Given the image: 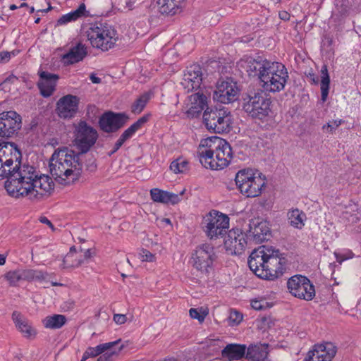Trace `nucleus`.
Here are the masks:
<instances>
[{"label": "nucleus", "mask_w": 361, "mask_h": 361, "mask_svg": "<svg viewBox=\"0 0 361 361\" xmlns=\"http://www.w3.org/2000/svg\"><path fill=\"white\" fill-rule=\"evenodd\" d=\"M7 178L5 188L16 198L27 197L30 200H39L49 195L54 183L48 176H38L36 169L28 164H16L0 160V180Z\"/></svg>", "instance_id": "nucleus-1"}, {"label": "nucleus", "mask_w": 361, "mask_h": 361, "mask_svg": "<svg viewBox=\"0 0 361 361\" xmlns=\"http://www.w3.org/2000/svg\"><path fill=\"white\" fill-rule=\"evenodd\" d=\"M285 258L277 249L261 245L250 254V269L259 278L274 280L283 273Z\"/></svg>", "instance_id": "nucleus-2"}, {"label": "nucleus", "mask_w": 361, "mask_h": 361, "mask_svg": "<svg viewBox=\"0 0 361 361\" xmlns=\"http://www.w3.org/2000/svg\"><path fill=\"white\" fill-rule=\"evenodd\" d=\"M250 72L257 78L263 90L269 92L283 90L288 79V73L283 64L261 56L250 61Z\"/></svg>", "instance_id": "nucleus-3"}, {"label": "nucleus", "mask_w": 361, "mask_h": 361, "mask_svg": "<svg viewBox=\"0 0 361 361\" xmlns=\"http://www.w3.org/2000/svg\"><path fill=\"white\" fill-rule=\"evenodd\" d=\"M49 167L50 173L59 183L68 185L78 178L82 164L79 153L63 147L54 151L49 159Z\"/></svg>", "instance_id": "nucleus-4"}, {"label": "nucleus", "mask_w": 361, "mask_h": 361, "mask_svg": "<svg viewBox=\"0 0 361 361\" xmlns=\"http://www.w3.org/2000/svg\"><path fill=\"white\" fill-rule=\"evenodd\" d=\"M197 155L202 165L212 170H221L228 166L233 152L225 140L212 136L200 141Z\"/></svg>", "instance_id": "nucleus-5"}, {"label": "nucleus", "mask_w": 361, "mask_h": 361, "mask_svg": "<svg viewBox=\"0 0 361 361\" xmlns=\"http://www.w3.org/2000/svg\"><path fill=\"white\" fill-rule=\"evenodd\" d=\"M86 34L92 46L102 51L113 48L118 38L114 28L103 23L92 24L86 31Z\"/></svg>", "instance_id": "nucleus-6"}, {"label": "nucleus", "mask_w": 361, "mask_h": 361, "mask_svg": "<svg viewBox=\"0 0 361 361\" xmlns=\"http://www.w3.org/2000/svg\"><path fill=\"white\" fill-rule=\"evenodd\" d=\"M203 231L210 239L218 238L224 235L229 228V218L227 215L212 210L202 220Z\"/></svg>", "instance_id": "nucleus-7"}, {"label": "nucleus", "mask_w": 361, "mask_h": 361, "mask_svg": "<svg viewBox=\"0 0 361 361\" xmlns=\"http://www.w3.org/2000/svg\"><path fill=\"white\" fill-rule=\"evenodd\" d=\"M203 121L206 128L215 133H222L228 130L231 123L230 112L224 109H205Z\"/></svg>", "instance_id": "nucleus-8"}, {"label": "nucleus", "mask_w": 361, "mask_h": 361, "mask_svg": "<svg viewBox=\"0 0 361 361\" xmlns=\"http://www.w3.org/2000/svg\"><path fill=\"white\" fill-rule=\"evenodd\" d=\"M216 258L214 247L209 244H202L197 247L192 255V267L202 274H207Z\"/></svg>", "instance_id": "nucleus-9"}, {"label": "nucleus", "mask_w": 361, "mask_h": 361, "mask_svg": "<svg viewBox=\"0 0 361 361\" xmlns=\"http://www.w3.org/2000/svg\"><path fill=\"white\" fill-rule=\"evenodd\" d=\"M75 144L82 153H85L96 142L98 135L95 129L88 126L85 121H80L75 129Z\"/></svg>", "instance_id": "nucleus-10"}, {"label": "nucleus", "mask_w": 361, "mask_h": 361, "mask_svg": "<svg viewBox=\"0 0 361 361\" xmlns=\"http://www.w3.org/2000/svg\"><path fill=\"white\" fill-rule=\"evenodd\" d=\"M289 292L295 297L305 300H311L315 295L314 286L305 276H293L287 282Z\"/></svg>", "instance_id": "nucleus-11"}, {"label": "nucleus", "mask_w": 361, "mask_h": 361, "mask_svg": "<svg viewBox=\"0 0 361 361\" xmlns=\"http://www.w3.org/2000/svg\"><path fill=\"white\" fill-rule=\"evenodd\" d=\"M238 94L239 89L237 83L231 78H226L219 80L216 83L213 98L220 103L228 104L237 100Z\"/></svg>", "instance_id": "nucleus-12"}, {"label": "nucleus", "mask_w": 361, "mask_h": 361, "mask_svg": "<svg viewBox=\"0 0 361 361\" xmlns=\"http://www.w3.org/2000/svg\"><path fill=\"white\" fill-rule=\"evenodd\" d=\"M21 128V117L16 111L0 114V137H9Z\"/></svg>", "instance_id": "nucleus-13"}, {"label": "nucleus", "mask_w": 361, "mask_h": 361, "mask_svg": "<svg viewBox=\"0 0 361 361\" xmlns=\"http://www.w3.org/2000/svg\"><path fill=\"white\" fill-rule=\"evenodd\" d=\"M250 116L252 118L262 119L268 116L270 111L271 100L262 91L257 92L254 96L250 97Z\"/></svg>", "instance_id": "nucleus-14"}, {"label": "nucleus", "mask_w": 361, "mask_h": 361, "mask_svg": "<svg viewBox=\"0 0 361 361\" xmlns=\"http://www.w3.org/2000/svg\"><path fill=\"white\" fill-rule=\"evenodd\" d=\"M224 245L231 252L240 255L247 245V235L239 228H233L228 231Z\"/></svg>", "instance_id": "nucleus-15"}, {"label": "nucleus", "mask_w": 361, "mask_h": 361, "mask_svg": "<svg viewBox=\"0 0 361 361\" xmlns=\"http://www.w3.org/2000/svg\"><path fill=\"white\" fill-rule=\"evenodd\" d=\"M92 256V252L90 249H80L79 251H77L75 247L73 246L63 259L61 267L62 269L78 267L82 264L88 263Z\"/></svg>", "instance_id": "nucleus-16"}, {"label": "nucleus", "mask_w": 361, "mask_h": 361, "mask_svg": "<svg viewBox=\"0 0 361 361\" xmlns=\"http://www.w3.org/2000/svg\"><path fill=\"white\" fill-rule=\"evenodd\" d=\"M336 353L335 345L331 342L314 345L313 349L309 351V361H331Z\"/></svg>", "instance_id": "nucleus-17"}, {"label": "nucleus", "mask_w": 361, "mask_h": 361, "mask_svg": "<svg viewBox=\"0 0 361 361\" xmlns=\"http://www.w3.org/2000/svg\"><path fill=\"white\" fill-rule=\"evenodd\" d=\"M128 119V117L124 114L108 112L101 117L99 126L104 132H115L123 127Z\"/></svg>", "instance_id": "nucleus-18"}, {"label": "nucleus", "mask_w": 361, "mask_h": 361, "mask_svg": "<svg viewBox=\"0 0 361 361\" xmlns=\"http://www.w3.org/2000/svg\"><path fill=\"white\" fill-rule=\"evenodd\" d=\"M202 82V73L200 66L193 64L184 73L181 85L188 92L197 90Z\"/></svg>", "instance_id": "nucleus-19"}, {"label": "nucleus", "mask_w": 361, "mask_h": 361, "mask_svg": "<svg viewBox=\"0 0 361 361\" xmlns=\"http://www.w3.org/2000/svg\"><path fill=\"white\" fill-rule=\"evenodd\" d=\"M250 233L252 240L257 243L268 240L271 236L269 223L261 218L252 219L250 224Z\"/></svg>", "instance_id": "nucleus-20"}, {"label": "nucleus", "mask_w": 361, "mask_h": 361, "mask_svg": "<svg viewBox=\"0 0 361 361\" xmlns=\"http://www.w3.org/2000/svg\"><path fill=\"white\" fill-rule=\"evenodd\" d=\"M78 104L79 99L76 96L72 94L63 96L56 104L58 115L63 118L73 117L78 111Z\"/></svg>", "instance_id": "nucleus-21"}, {"label": "nucleus", "mask_w": 361, "mask_h": 361, "mask_svg": "<svg viewBox=\"0 0 361 361\" xmlns=\"http://www.w3.org/2000/svg\"><path fill=\"white\" fill-rule=\"evenodd\" d=\"M39 76L37 87L41 95L44 97L51 96L56 90L59 75L47 71H39Z\"/></svg>", "instance_id": "nucleus-22"}, {"label": "nucleus", "mask_w": 361, "mask_h": 361, "mask_svg": "<svg viewBox=\"0 0 361 361\" xmlns=\"http://www.w3.org/2000/svg\"><path fill=\"white\" fill-rule=\"evenodd\" d=\"M207 97L200 90L189 96L188 109L186 111L188 117H197L205 107L207 106Z\"/></svg>", "instance_id": "nucleus-23"}, {"label": "nucleus", "mask_w": 361, "mask_h": 361, "mask_svg": "<svg viewBox=\"0 0 361 361\" xmlns=\"http://www.w3.org/2000/svg\"><path fill=\"white\" fill-rule=\"evenodd\" d=\"M267 185V178L261 171L255 169L250 173V197H258Z\"/></svg>", "instance_id": "nucleus-24"}, {"label": "nucleus", "mask_w": 361, "mask_h": 361, "mask_svg": "<svg viewBox=\"0 0 361 361\" xmlns=\"http://www.w3.org/2000/svg\"><path fill=\"white\" fill-rule=\"evenodd\" d=\"M185 190L179 194L172 193L158 188H153L150 190L151 198L154 202L163 204H178L180 200V196L183 195Z\"/></svg>", "instance_id": "nucleus-25"}, {"label": "nucleus", "mask_w": 361, "mask_h": 361, "mask_svg": "<svg viewBox=\"0 0 361 361\" xmlns=\"http://www.w3.org/2000/svg\"><path fill=\"white\" fill-rule=\"evenodd\" d=\"M2 159L14 164H21V153L13 143L3 142L0 144V160Z\"/></svg>", "instance_id": "nucleus-26"}, {"label": "nucleus", "mask_w": 361, "mask_h": 361, "mask_svg": "<svg viewBox=\"0 0 361 361\" xmlns=\"http://www.w3.org/2000/svg\"><path fill=\"white\" fill-rule=\"evenodd\" d=\"M12 319L16 324V328L26 338L35 337L37 332L32 326L30 322L18 312H13Z\"/></svg>", "instance_id": "nucleus-27"}, {"label": "nucleus", "mask_w": 361, "mask_h": 361, "mask_svg": "<svg viewBox=\"0 0 361 361\" xmlns=\"http://www.w3.org/2000/svg\"><path fill=\"white\" fill-rule=\"evenodd\" d=\"M87 54V47L81 42L71 47L68 53L63 55L66 63L73 64L82 61Z\"/></svg>", "instance_id": "nucleus-28"}, {"label": "nucleus", "mask_w": 361, "mask_h": 361, "mask_svg": "<svg viewBox=\"0 0 361 361\" xmlns=\"http://www.w3.org/2000/svg\"><path fill=\"white\" fill-rule=\"evenodd\" d=\"M246 345L240 344H228L222 350L221 355L229 361L238 360L245 354Z\"/></svg>", "instance_id": "nucleus-29"}, {"label": "nucleus", "mask_w": 361, "mask_h": 361, "mask_svg": "<svg viewBox=\"0 0 361 361\" xmlns=\"http://www.w3.org/2000/svg\"><path fill=\"white\" fill-rule=\"evenodd\" d=\"M185 0H156L159 11L161 14L174 15Z\"/></svg>", "instance_id": "nucleus-30"}, {"label": "nucleus", "mask_w": 361, "mask_h": 361, "mask_svg": "<svg viewBox=\"0 0 361 361\" xmlns=\"http://www.w3.org/2000/svg\"><path fill=\"white\" fill-rule=\"evenodd\" d=\"M288 224L293 228L302 229L305 224L306 214L301 210L295 208L289 209L287 212Z\"/></svg>", "instance_id": "nucleus-31"}, {"label": "nucleus", "mask_w": 361, "mask_h": 361, "mask_svg": "<svg viewBox=\"0 0 361 361\" xmlns=\"http://www.w3.org/2000/svg\"><path fill=\"white\" fill-rule=\"evenodd\" d=\"M86 6L85 4H81L77 9L67 14L63 15L57 20V25H66L71 22H74L78 19L87 16Z\"/></svg>", "instance_id": "nucleus-32"}, {"label": "nucleus", "mask_w": 361, "mask_h": 361, "mask_svg": "<svg viewBox=\"0 0 361 361\" xmlns=\"http://www.w3.org/2000/svg\"><path fill=\"white\" fill-rule=\"evenodd\" d=\"M268 345L260 344L250 348V359L252 361H271L268 356Z\"/></svg>", "instance_id": "nucleus-33"}, {"label": "nucleus", "mask_w": 361, "mask_h": 361, "mask_svg": "<svg viewBox=\"0 0 361 361\" xmlns=\"http://www.w3.org/2000/svg\"><path fill=\"white\" fill-rule=\"evenodd\" d=\"M235 184L238 190L245 197H248V170H240L235 175Z\"/></svg>", "instance_id": "nucleus-34"}, {"label": "nucleus", "mask_w": 361, "mask_h": 361, "mask_svg": "<svg viewBox=\"0 0 361 361\" xmlns=\"http://www.w3.org/2000/svg\"><path fill=\"white\" fill-rule=\"evenodd\" d=\"M149 119L148 116L140 117L136 122L127 128L120 136V139L124 142L130 139L134 133L138 130Z\"/></svg>", "instance_id": "nucleus-35"}, {"label": "nucleus", "mask_w": 361, "mask_h": 361, "mask_svg": "<svg viewBox=\"0 0 361 361\" xmlns=\"http://www.w3.org/2000/svg\"><path fill=\"white\" fill-rule=\"evenodd\" d=\"M66 322V318L62 314H54L47 317L43 320V324L46 328L56 329L62 327Z\"/></svg>", "instance_id": "nucleus-36"}, {"label": "nucleus", "mask_w": 361, "mask_h": 361, "mask_svg": "<svg viewBox=\"0 0 361 361\" xmlns=\"http://www.w3.org/2000/svg\"><path fill=\"white\" fill-rule=\"evenodd\" d=\"M120 340L114 342L106 343L103 344L98 345L97 346L92 348L89 347L86 350V356H89V357H94L100 354H102L106 350H110L115 346H117Z\"/></svg>", "instance_id": "nucleus-37"}, {"label": "nucleus", "mask_w": 361, "mask_h": 361, "mask_svg": "<svg viewBox=\"0 0 361 361\" xmlns=\"http://www.w3.org/2000/svg\"><path fill=\"white\" fill-rule=\"evenodd\" d=\"M23 280L24 281H45L48 274L39 270L34 269H23Z\"/></svg>", "instance_id": "nucleus-38"}, {"label": "nucleus", "mask_w": 361, "mask_h": 361, "mask_svg": "<svg viewBox=\"0 0 361 361\" xmlns=\"http://www.w3.org/2000/svg\"><path fill=\"white\" fill-rule=\"evenodd\" d=\"M330 78L326 66H323L321 69V93L322 100L325 102L327 99L329 89Z\"/></svg>", "instance_id": "nucleus-39"}, {"label": "nucleus", "mask_w": 361, "mask_h": 361, "mask_svg": "<svg viewBox=\"0 0 361 361\" xmlns=\"http://www.w3.org/2000/svg\"><path fill=\"white\" fill-rule=\"evenodd\" d=\"M151 98L150 92H145L141 94L132 104L131 111L135 114H140Z\"/></svg>", "instance_id": "nucleus-40"}, {"label": "nucleus", "mask_w": 361, "mask_h": 361, "mask_svg": "<svg viewBox=\"0 0 361 361\" xmlns=\"http://www.w3.org/2000/svg\"><path fill=\"white\" fill-rule=\"evenodd\" d=\"M170 169L175 173H185L189 170V163L185 159L179 157L171 163Z\"/></svg>", "instance_id": "nucleus-41"}, {"label": "nucleus", "mask_w": 361, "mask_h": 361, "mask_svg": "<svg viewBox=\"0 0 361 361\" xmlns=\"http://www.w3.org/2000/svg\"><path fill=\"white\" fill-rule=\"evenodd\" d=\"M250 305L253 310L259 311L268 310L272 306V305L267 302L264 298L251 300Z\"/></svg>", "instance_id": "nucleus-42"}, {"label": "nucleus", "mask_w": 361, "mask_h": 361, "mask_svg": "<svg viewBox=\"0 0 361 361\" xmlns=\"http://www.w3.org/2000/svg\"><path fill=\"white\" fill-rule=\"evenodd\" d=\"M123 345L119 347L115 346L114 348L106 350L102 355L99 357L97 361H110L114 359V357L117 356L118 353L122 350Z\"/></svg>", "instance_id": "nucleus-43"}, {"label": "nucleus", "mask_w": 361, "mask_h": 361, "mask_svg": "<svg viewBox=\"0 0 361 361\" xmlns=\"http://www.w3.org/2000/svg\"><path fill=\"white\" fill-rule=\"evenodd\" d=\"M224 341L219 338H209L205 341L207 348L214 353L219 352V350L224 347Z\"/></svg>", "instance_id": "nucleus-44"}, {"label": "nucleus", "mask_w": 361, "mask_h": 361, "mask_svg": "<svg viewBox=\"0 0 361 361\" xmlns=\"http://www.w3.org/2000/svg\"><path fill=\"white\" fill-rule=\"evenodd\" d=\"M23 272L21 271H9L8 272L5 278L7 279V281H9L11 285L14 286L17 282H18L20 280H23Z\"/></svg>", "instance_id": "nucleus-45"}, {"label": "nucleus", "mask_w": 361, "mask_h": 361, "mask_svg": "<svg viewBox=\"0 0 361 361\" xmlns=\"http://www.w3.org/2000/svg\"><path fill=\"white\" fill-rule=\"evenodd\" d=\"M243 319V315L241 313L236 310H231L230 315L228 318V324L231 326H235L240 324Z\"/></svg>", "instance_id": "nucleus-46"}, {"label": "nucleus", "mask_w": 361, "mask_h": 361, "mask_svg": "<svg viewBox=\"0 0 361 361\" xmlns=\"http://www.w3.org/2000/svg\"><path fill=\"white\" fill-rule=\"evenodd\" d=\"M334 255L336 257L337 262L341 264L343 261L350 259L354 257V254L351 250H345L341 252H335Z\"/></svg>", "instance_id": "nucleus-47"}, {"label": "nucleus", "mask_w": 361, "mask_h": 361, "mask_svg": "<svg viewBox=\"0 0 361 361\" xmlns=\"http://www.w3.org/2000/svg\"><path fill=\"white\" fill-rule=\"evenodd\" d=\"M342 119L334 120L323 126L322 128L324 130H326L327 133H332L339 126L343 123Z\"/></svg>", "instance_id": "nucleus-48"}, {"label": "nucleus", "mask_w": 361, "mask_h": 361, "mask_svg": "<svg viewBox=\"0 0 361 361\" xmlns=\"http://www.w3.org/2000/svg\"><path fill=\"white\" fill-rule=\"evenodd\" d=\"M271 319L269 317H262L256 321L257 329L265 331L270 327Z\"/></svg>", "instance_id": "nucleus-49"}, {"label": "nucleus", "mask_w": 361, "mask_h": 361, "mask_svg": "<svg viewBox=\"0 0 361 361\" xmlns=\"http://www.w3.org/2000/svg\"><path fill=\"white\" fill-rule=\"evenodd\" d=\"M18 53V51H2L0 53V63H5L9 61L11 56H14L16 54Z\"/></svg>", "instance_id": "nucleus-50"}, {"label": "nucleus", "mask_w": 361, "mask_h": 361, "mask_svg": "<svg viewBox=\"0 0 361 361\" xmlns=\"http://www.w3.org/2000/svg\"><path fill=\"white\" fill-rule=\"evenodd\" d=\"M142 261L153 262L155 259L154 255L147 250H142L140 252Z\"/></svg>", "instance_id": "nucleus-51"}, {"label": "nucleus", "mask_w": 361, "mask_h": 361, "mask_svg": "<svg viewBox=\"0 0 361 361\" xmlns=\"http://www.w3.org/2000/svg\"><path fill=\"white\" fill-rule=\"evenodd\" d=\"M190 316L193 319H197L199 322L204 321L207 314H200L197 309L191 308L189 310Z\"/></svg>", "instance_id": "nucleus-52"}, {"label": "nucleus", "mask_w": 361, "mask_h": 361, "mask_svg": "<svg viewBox=\"0 0 361 361\" xmlns=\"http://www.w3.org/2000/svg\"><path fill=\"white\" fill-rule=\"evenodd\" d=\"M127 320V317L126 314H115L114 315V321L117 324H124Z\"/></svg>", "instance_id": "nucleus-53"}, {"label": "nucleus", "mask_w": 361, "mask_h": 361, "mask_svg": "<svg viewBox=\"0 0 361 361\" xmlns=\"http://www.w3.org/2000/svg\"><path fill=\"white\" fill-rule=\"evenodd\" d=\"M90 80L92 81V83H94V84H99L101 83L102 82V80L101 78H99V77H97L96 75V74L94 73H91L90 75Z\"/></svg>", "instance_id": "nucleus-54"}, {"label": "nucleus", "mask_w": 361, "mask_h": 361, "mask_svg": "<svg viewBox=\"0 0 361 361\" xmlns=\"http://www.w3.org/2000/svg\"><path fill=\"white\" fill-rule=\"evenodd\" d=\"M124 144V142L123 140H121L120 138H118V140L116 141V142L115 143V145L114 147V149L111 152V154L116 152L117 150H118V149Z\"/></svg>", "instance_id": "nucleus-55"}, {"label": "nucleus", "mask_w": 361, "mask_h": 361, "mask_svg": "<svg viewBox=\"0 0 361 361\" xmlns=\"http://www.w3.org/2000/svg\"><path fill=\"white\" fill-rule=\"evenodd\" d=\"M40 221L43 224H45L47 225H48L49 227L52 228L53 227V224H51V222L47 218V217H41L40 218Z\"/></svg>", "instance_id": "nucleus-56"}, {"label": "nucleus", "mask_w": 361, "mask_h": 361, "mask_svg": "<svg viewBox=\"0 0 361 361\" xmlns=\"http://www.w3.org/2000/svg\"><path fill=\"white\" fill-rule=\"evenodd\" d=\"M279 16L282 20H287L289 19V14L286 11L281 12Z\"/></svg>", "instance_id": "nucleus-57"}, {"label": "nucleus", "mask_w": 361, "mask_h": 361, "mask_svg": "<svg viewBox=\"0 0 361 361\" xmlns=\"http://www.w3.org/2000/svg\"><path fill=\"white\" fill-rule=\"evenodd\" d=\"M6 263V257L0 254V265H4Z\"/></svg>", "instance_id": "nucleus-58"}, {"label": "nucleus", "mask_w": 361, "mask_h": 361, "mask_svg": "<svg viewBox=\"0 0 361 361\" xmlns=\"http://www.w3.org/2000/svg\"><path fill=\"white\" fill-rule=\"evenodd\" d=\"M88 358H89V356H86V352L85 351V353H83V355H82L81 361H85Z\"/></svg>", "instance_id": "nucleus-59"}, {"label": "nucleus", "mask_w": 361, "mask_h": 361, "mask_svg": "<svg viewBox=\"0 0 361 361\" xmlns=\"http://www.w3.org/2000/svg\"><path fill=\"white\" fill-rule=\"evenodd\" d=\"M17 8H18V7H17V6H16L15 4H11V5L10 6V9H11V10H15V9H16Z\"/></svg>", "instance_id": "nucleus-60"}, {"label": "nucleus", "mask_w": 361, "mask_h": 361, "mask_svg": "<svg viewBox=\"0 0 361 361\" xmlns=\"http://www.w3.org/2000/svg\"><path fill=\"white\" fill-rule=\"evenodd\" d=\"M51 285H52L53 286H62V284H61V283H56V282H51Z\"/></svg>", "instance_id": "nucleus-61"}, {"label": "nucleus", "mask_w": 361, "mask_h": 361, "mask_svg": "<svg viewBox=\"0 0 361 361\" xmlns=\"http://www.w3.org/2000/svg\"><path fill=\"white\" fill-rule=\"evenodd\" d=\"M164 361H178V360L174 358H168V359H165Z\"/></svg>", "instance_id": "nucleus-62"}, {"label": "nucleus", "mask_w": 361, "mask_h": 361, "mask_svg": "<svg viewBox=\"0 0 361 361\" xmlns=\"http://www.w3.org/2000/svg\"><path fill=\"white\" fill-rule=\"evenodd\" d=\"M39 21H40V18H36V19H35V23H39Z\"/></svg>", "instance_id": "nucleus-63"}, {"label": "nucleus", "mask_w": 361, "mask_h": 361, "mask_svg": "<svg viewBox=\"0 0 361 361\" xmlns=\"http://www.w3.org/2000/svg\"><path fill=\"white\" fill-rule=\"evenodd\" d=\"M27 6V4H25V3H22V4H20V7H23V6Z\"/></svg>", "instance_id": "nucleus-64"}]
</instances>
